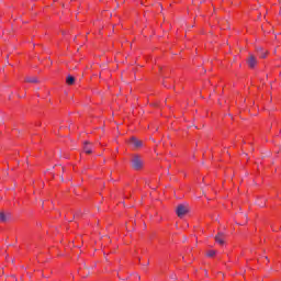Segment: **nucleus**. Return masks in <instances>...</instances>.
<instances>
[{"label":"nucleus","mask_w":281,"mask_h":281,"mask_svg":"<svg viewBox=\"0 0 281 281\" xmlns=\"http://www.w3.org/2000/svg\"><path fill=\"white\" fill-rule=\"evenodd\" d=\"M133 170H142L144 168V159L139 155H134L131 159Z\"/></svg>","instance_id":"f257e3e1"},{"label":"nucleus","mask_w":281,"mask_h":281,"mask_svg":"<svg viewBox=\"0 0 281 281\" xmlns=\"http://www.w3.org/2000/svg\"><path fill=\"white\" fill-rule=\"evenodd\" d=\"M188 212H190V206H188L187 204H179L176 207V214L177 216H179V218H183V216H186Z\"/></svg>","instance_id":"f03ea898"},{"label":"nucleus","mask_w":281,"mask_h":281,"mask_svg":"<svg viewBox=\"0 0 281 281\" xmlns=\"http://www.w3.org/2000/svg\"><path fill=\"white\" fill-rule=\"evenodd\" d=\"M130 144L134 148V150H137V148H142V146H144V143L142 140L137 139V137H135V136H132L130 138Z\"/></svg>","instance_id":"7ed1b4c3"},{"label":"nucleus","mask_w":281,"mask_h":281,"mask_svg":"<svg viewBox=\"0 0 281 281\" xmlns=\"http://www.w3.org/2000/svg\"><path fill=\"white\" fill-rule=\"evenodd\" d=\"M10 218H12V214H10V212H0V221L1 223H8V221H10Z\"/></svg>","instance_id":"20e7f679"},{"label":"nucleus","mask_w":281,"mask_h":281,"mask_svg":"<svg viewBox=\"0 0 281 281\" xmlns=\"http://www.w3.org/2000/svg\"><path fill=\"white\" fill-rule=\"evenodd\" d=\"M247 63H248V66L250 67V69H254V67H256V65H258V59H256V56L249 55Z\"/></svg>","instance_id":"39448f33"},{"label":"nucleus","mask_w":281,"mask_h":281,"mask_svg":"<svg viewBox=\"0 0 281 281\" xmlns=\"http://www.w3.org/2000/svg\"><path fill=\"white\" fill-rule=\"evenodd\" d=\"M93 145H91V143H89V142H85L83 143V150H85V153L87 154V155H91L92 153H93Z\"/></svg>","instance_id":"423d86ee"},{"label":"nucleus","mask_w":281,"mask_h":281,"mask_svg":"<svg viewBox=\"0 0 281 281\" xmlns=\"http://www.w3.org/2000/svg\"><path fill=\"white\" fill-rule=\"evenodd\" d=\"M215 243H217V245H225V233H218L215 236Z\"/></svg>","instance_id":"0eeeda50"},{"label":"nucleus","mask_w":281,"mask_h":281,"mask_svg":"<svg viewBox=\"0 0 281 281\" xmlns=\"http://www.w3.org/2000/svg\"><path fill=\"white\" fill-rule=\"evenodd\" d=\"M66 82H67V85L71 86L76 82V78L71 75H68L66 78Z\"/></svg>","instance_id":"6e6552de"},{"label":"nucleus","mask_w":281,"mask_h":281,"mask_svg":"<svg viewBox=\"0 0 281 281\" xmlns=\"http://www.w3.org/2000/svg\"><path fill=\"white\" fill-rule=\"evenodd\" d=\"M25 82L38 83V78H36V77H26Z\"/></svg>","instance_id":"1a4fd4ad"},{"label":"nucleus","mask_w":281,"mask_h":281,"mask_svg":"<svg viewBox=\"0 0 281 281\" xmlns=\"http://www.w3.org/2000/svg\"><path fill=\"white\" fill-rule=\"evenodd\" d=\"M206 256L207 258H214V256H216V250H209Z\"/></svg>","instance_id":"9d476101"},{"label":"nucleus","mask_w":281,"mask_h":281,"mask_svg":"<svg viewBox=\"0 0 281 281\" xmlns=\"http://www.w3.org/2000/svg\"><path fill=\"white\" fill-rule=\"evenodd\" d=\"M261 58H267V55L266 54H261Z\"/></svg>","instance_id":"9b49d317"},{"label":"nucleus","mask_w":281,"mask_h":281,"mask_svg":"<svg viewBox=\"0 0 281 281\" xmlns=\"http://www.w3.org/2000/svg\"><path fill=\"white\" fill-rule=\"evenodd\" d=\"M137 279H138V280H142V277L137 274Z\"/></svg>","instance_id":"f8f14e48"},{"label":"nucleus","mask_w":281,"mask_h":281,"mask_svg":"<svg viewBox=\"0 0 281 281\" xmlns=\"http://www.w3.org/2000/svg\"><path fill=\"white\" fill-rule=\"evenodd\" d=\"M259 206H260V207H265V205H263V204H259Z\"/></svg>","instance_id":"ddd939ff"},{"label":"nucleus","mask_w":281,"mask_h":281,"mask_svg":"<svg viewBox=\"0 0 281 281\" xmlns=\"http://www.w3.org/2000/svg\"><path fill=\"white\" fill-rule=\"evenodd\" d=\"M76 216H80V213H77Z\"/></svg>","instance_id":"4468645a"},{"label":"nucleus","mask_w":281,"mask_h":281,"mask_svg":"<svg viewBox=\"0 0 281 281\" xmlns=\"http://www.w3.org/2000/svg\"><path fill=\"white\" fill-rule=\"evenodd\" d=\"M146 266H148L149 265V262H147V263H145Z\"/></svg>","instance_id":"2eb2a0df"}]
</instances>
